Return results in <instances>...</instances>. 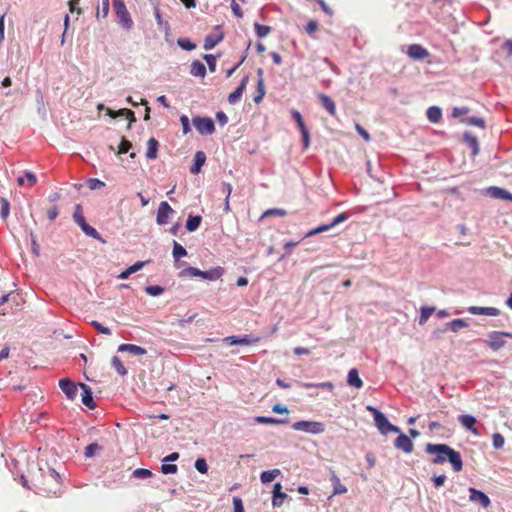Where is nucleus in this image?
<instances>
[{
    "label": "nucleus",
    "instance_id": "obj_1",
    "mask_svg": "<svg viewBox=\"0 0 512 512\" xmlns=\"http://www.w3.org/2000/svg\"><path fill=\"white\" fill-rule=\"evenodd\" d=\"M427 454L434 455L431 463L435 465H442L449 462L454 472L458 473L463 469V461L461 454L447 444H433L427 443L425 446Z\"/></svg>",
    "mask_w": 512,
    "mask_h": 512
},
{
    "label": "nucleus",
    "instance_id": "obj_2",
    "mask_svg": "<svg viewBox=\"0 0 512 512\" xmlns=\"http://www.w3.org/2000/svg\"><path fill=\"white\" fill-rule=\"evenodd\" d=\"M40 491L45 496H60L62 493V482L60 474L53 468L43 474Z\"/></svg>",
    "mask_w": 512,
    "mask_h": 512
},
{
    "label": "nucleus",
    "instance_id": "obj_3",
    "mask_svg": "<svg viewBox=\"0 0 512 512\" xmlns=\"http://www.w3.org/2000/svg\"><path fill=\"white\" fill-rule=\"evenodd\" d=\"M224 273V269L220 266L202 271L196 267H187L179 272V277H201L202 279L215 281Z\"/></svg>",
    "mask_w": 512,
    "mask_h": 512
},
{
    "label": "nucleus",
    "instance_id": "obj_4",
    "mask_svg": "<svg viewBox=\"0 0 512 512\" xmlns=\"http://www.w3.org/2000/svg\"><path fill=\"white\" fill-rule=\"evenodd\" d=\"M291 427L296 431H302L313 435L322 434L326 430V426L323 422L314 420L296 421L291 425Z\"/></svg>",
    "mask_w": 512,
    "mask_h": 512
},
{
    "label": "nucleus",
    "instance_id": "obj_5",
    "mask_svg": "<svg viewBox=\"0 0 512 512\" xmlns=\"http://www.w3.org/2000/svg\"><path fill=\"white\" fill-rule=\"evenodd\" d=\"M113 8L118 18L119 24L126 30L133 27V20L128 12L124 0H113Z\"/></svg>",
    "mask_w": 512,
    "mask_h": 512
},
{
    "label": "nucleus",
    "instance_id": "obj_6",
    "mask_svg": "<svg viewBox=\"0 0 512 512\" xmlns=\"http://www.w3.org/2000/svg\"><path fill=\"white\" fill-rule=\"evenodd\" d=\"M192 123L201 135H211L215 132V124L210 117L195 116Z\"/></svg>",
    "mask_w": 512,
    "mask_h": 512
},
{
    "label": "nucleus",
    "instance_id": "obj_7",
    "mask_svg": "<svg viewBox=\"0 0 512 512\" xmlns=\"http://www.w3.org/2000/svg\"><path fill=\"white\" fill-rule=\"evenodd\" d=\"M374 422L379 432L383 435H387L390 432H400V428L391 424L384 413H379L374 419Z\"/></svg>",
    "mask_w": 512,
    "mask_h": 512
},
{
    "label": "nucleus",
    "instance_id": "obj_8",
    "mask_svg": "<svg viewBox=\"0 0 512 512\" xmlns=\"http://www.w3.org/2000/svg\"><path fill=\"white\" fill-rule=\"evenodd\" d=\"M485 342L493 351L500 350L506 344V341L503 337V331L490 332L488 334V339Z\"/></svg>",
    "mask_w": 512,
    "mask_h": 512
},
{
    "label": "nucleus",
    "instance_id": "obj_9",
    "mask_svg": "<svg viewBox=\"0 0 512 512\" xmlns=\"http://www.w3.org/2000/svg\"><path fill=\"white\" fill-rule=\"evenodd\" d=\"M175 211L172 209V207L168 204L166 201H162L159 204L158 210H157V216H156V222L158 225H165L168 223L169 216L174 214Z\"/></svg>",
    "mask_w": 512,
    "mask_h": 512
},
{
    "label": "nucleus",
    "instance_id": "obj_10",
    "mask_svg": "<svg viewBox=\"0 0 512 512\" xmlns=\"http://www.w3.org/2000/svg\"><path fill=\"white\" fill-rule=\"evenodd\" d=\"M469 493V500L471 502L479 503L483 508H488L491 505L490 498L484 492L470 487Z\"/></svg>",
    "mask_w": 512,
    "mask_h": 512
},
{
    "label": "nucleus",
    "instance_id": "obj_11",
    "mask_svg": "<svg viewBox=\"0 0 512 512\" xmlns=\"http://www.w3.org/2000/svg\"><path fill=\"white\" fill-rule=\"evenodd\" d=\"M59 387L63 391V393L66 395V397L70 400H74L77 396V386L76 384L70 380L69 378H63L59 381Z\"/></svg>",
    "mask_w": 512,
    "mask_h": 512
},
{
    "label": "nucleus",
    "instance_id": "obj_12",
    "mask_svg": "<svg viewBox=\"0 0 512 512\" xmlns=\"http://www.w3.org/2000/svg\"><path fill=\"white\" fill-rule=\"evenodd\" d=\"M394 446L407 454L411 453L414 447L411 438L401 431L399 432V436L394 441Z\"/></svg>",
    "mask_w": 512,
    "mask_h": 512
},
{
    "label": "nucleus",
    "instance_id": "obj_13",
    "mask_svg": "<svg viewBox=\"0 0 512 512\" xmlns=\"http://www.w3.org/2000/svg\"><path fill=\"white\" fill-rule=\"evenodd\" d=\"M249 82V76L246 75L242 78L240 84L238 85V87L235 89L234 92L230 93L229 96H228V102L231 104V105H235L237 104L240 100H241V97L243 95V92L245 91L246 89V86Z\"/></svg>",
    "mask_w": 512,
    "mask_h": 512
},
{
    "label": "nucleus",
    "instance_id": "obj_14",
    "mask_svg": "<svg viewBox=\"0 0 512 512\" xmlns=\"http://www.w3.org/2000/svg\"><path fill=\"white\" fill-rule=\"evenodd\" d=\"M258 338H253L250 335L239 336H227L223 339V342L228 345H251L256 343Z\"/></svg>",
    "mask_w": 512,
    "mask_h": 512
},
{
    "label": "nucleus",
    "instance_id": "obj_15",
    "mask_svg": "<svg viewBox=\"0 0 512 512\" xmlns=\"http://www.w3.org/2000/svg\"><path fill=\"white\" fill-rule=\"evenodd\" d=\"M407 55L414 60H423L429 56V52L419 44H412L408 46Z\"/></svg>",
    "mask_w": 512,
    "mask_h": 512
},
{
    "label": "nucleus",
    "instance_id": "obj_16",
    "mask_svg": "<svg viewBox=\"0 0 512 512\" xmlns=\"http://www.w3.org/2000/svg\"><path fill=\"white\" fill-rule=\"evenodd\" d=\"M467 310L473 315L498 316L500 314V310L495 307L470 306Z\"/></svg>",
    "mask_w": 512,
    "mask_h": 512
},
{
    "label": "nucleus",
    "instance_id": "obj_17",
    "mask_svg": "<svg viewBox=\"0 0 512 512\" xmlns=\"http://www.w3.org/2000/svg\"><path fill=\"white\" fill-rule=\"evenodd\" d=\"M80 387L83 390L82 403L89 409H94L96 407V404L93 399V392H92L91 388L84 383H80Z\"/></svg>",
    "mask_w": 512,
    "mask_h": 512
},
{
    "label": "nucleus",
    "instance_id": "obj_18",
    "mask_svg": "<svg viewBox=\"0 0 512 512\" xmlns=\"http://www.w3.org/2000/svg\"><path fill=\"white\" fill-rule=\"evenodd\" d=\"M206 154L203 151H197L194 155L193 164L190 167L192 174H198L201 171L202 166L205 164Z\"/></svg>",
    "mask_w": 512,
    "mask_h": 512
},
{
    "label": "nucleus",
    "instance_id": "obj_19",
    "mask_svg": "<svg viewBox=\"0 0 512 512\" xmlns=\"http://www.w3.org/2000/svg\"><path fill=\"white\" fill-rule=\"evenodd\" d=\"M223 38L224 34L221 31L218 34H208L204 39V49H213L218 43H220L223 40Z\"/></svg>",
    "mask_w": 512,
    "mask_h": 512
},
{
    "label": "nucleus",
    "instance_id": "obj_20",
    "mask_svg": "<svg viewBox=\"0 0 512 512\" xmlns=\"http://www.w3.org/2000/svg\"><path fill=\"white\" fill-rule=\"evenodd\" d=\"M318 99L321 105L328 111L331 116L336 114V105L335 102L326 94L319 93Z\"/></svg>",
    "mask_w": 512,
    "mask_h": 512
},
{
    "label": "nucleus",
    "instance_id": "obj_21",
    "mask_svg": "<svg viewBox=\"0 0 512 512\" xmlns=\"http://www.w3.org/2000/svg\"><path fill=\"white\" fill-rule=\"evenodd\" d=\"M458 421L469 431H471L473 434H478L476 425V418L472 415H460L458 417Z\"/></svg>",
    "mask_w": 512,
    "mask_h": 512
},
{
    "label": "nucleus",
    "instance_id": "obj_22",
    "mask_svg": "<svg viewBox=\"0 0 512 512\" xmlns=\"http://www.w3.org/2000/svg\"><path fill=\"white\" fill-rule=\"evenodd\" d=\"M347 384L357 389L363 387V381L359 377V373L356 368H352L351 370H349L347 375Z\"/></svg>",
    "mask_w": 512,
    "mask_h": 512
},
{
    "label": "nucleus",
    "instance_id": "obj_23",
    "mask_svg": "<svg viewBox=\"0 0 512 512\" xmlns=\"http://www.w3.org/2000/svg\"><path fill=\"white\" fill-rule=\"evenodd\" d=\"M464 142L471 148L472 156H476L479 153V142L478 139L469 132L463 134Z\"/></svg>",
    "mask_w": 512,
    "mask_h": 512
},
{
    "label": "nucleus",
    "instance_id": "obj_24",
    "mask_svg": "<svg viewBox=\"0 0 512 512\" xmlns=\"http://www.w3.org/2000/svg\"><path fill=\"white\" fill-rule=\"evenodd\" d=\"M190 74L195 77L204 78L206 75L205 65L199 60H194L190 66Z\"/></svg>",
    "mask_w": 512,
    "mask_h": 512
},
{
    "label": "nucleus",
    "instance_id": "obj_25",
    "mask_svg": "<svg viewBox=\"0 0 512 512\" xmlns=\"http://www.w3.org/2000/svg\"><path fill=\"white\" fill-rule=\"evenodd\" d=\"M158 147H159V142L154 137H151L147 142L146 157L148 159H156L157 153H158Z\"/></svg>",
    "mask_w": 512,
    "mask_h": 512
},
{
    "label": "nucleus",
    "instance_id": "obj_26",
    "mask_svg": "<svg viewBox=\"0 0 512 512\" xmlns=\"http://www.w3.org/2000/svg\"><path fill=\"white\" fill-rule=\"evenodd\" d=\"M201 222L202 217L200 215H189L185 224V228L189 232H194L199 228Z\"/></svg>",
    "mask_w": 512,
    "mask_h": 512
},
{
    "label": "nucleus",
    "instance_id": "obj_27",
    "mask_svg": "<svg viewBox=\"0 0 512 512\" xmlns=\"http://www.w3.org/2000/svg\"><path fill=\"white\" fill-rule=\"evenodd\" d=\"M426 115L431 123H438L442 119V111L438 106L429 107Z\"/></svg>",
    "mask_w": 512,
    "mask_h": 512
},
{
    "label": "nucleus",
    "instance_id": "obj_28",
    "mask_svg": "<svg viewBox=\"0 0 512 512\" xmlns=\"http://www.w3.org/2000/svg\"><path fill=\"white\" fill-rule=\"evenodd\" d=\"M331 482L333 485V495H340L347 492V488L341 484V481L335 472L332 473Z\"/></svg>",
    "mask_w": 512,
    "mask_h": 512
},
{
    "label": "nucleus",
    "instance_id": "obj_29",
    "mask_svg": "<svg viewBox=\"0 0 512 512\" xmlns=\"http://www.w3.org/2000/svg\"><path fill=\"white\" fill-rule=\"evenodd\" d=\"M73 220L74 222L81 228L84 226L87 222L83 215V209L80 204H76L73 212Z\"/></svg>",
    "mask_w": 512,
    "mask_h": 512
},
{
    "label": "nucleus",
    "instance_id": "obj_30",
    "mask_svg": "<svg viewBox=\"0 0 512 512\" xmlns=\"http://www.w3.org/2000/svg\"><path fill=\"white\" fill-rule=\"evenodd\" d=\"M445 325L451 331L458 332L460 329H462L464 327H468L469 323L464 319L458 318V319H454L450 322H447Z\"/></svg>",
    "mask_w": 512,
    "mask_h": 512
},
{
    "label": "nucleus",
    "instance_id": "obj_31",
    "mask_svg": "<svg viewBox=\"0 0 512 512\" xmlns=\"http://www.w3.org/2000/svg\"><path fill=\"white\" fill-rule=\"evenodd\" d=\"M81 230L87 236L92 237L93 239H96L102 243H105V240L102 238L100 233L94 227L90 226L88 223H86L84 226H82Z\"/></svg>",
    "mask_w": 512,
    "mask_h": 512
},
{
    "label": "nucleus",
    "instance_id": "obj_32",
    "mask_svg": "<svg viewBox=\"0 0 512 512\" xmlns=\"http://www.w3.org/2000/svg\"><path fill=\"white\" fill-rule=\"evenodd\" d=\"M81 230L87 236L92 237L93 239H96L102 243H105V240L102 238L100 233L94 227L90 226L88 223H86L84 226H82Z\"/></svg>",
    "mask_w": 512,
    "mask_h": 512
},
{
    "label": "nucleus",
    "instance_id": "obj_33",
    "mask_svg": "<svg viewBox=\"0 0 512 512\" xmlns=\"http://www.w3.org/2000/svg\"><path fill=\"white\" fill-rule=\"evenodd\" d=\"M280 474L279 469L263 471L260 475V480L263 484H268L274 481V479Z\"/></svg>",
    "mask_w": 512,
    "mask_h": 512
},
{
    "label": "nucleus",
    "instance_id": "obj_34",
    "mask_svg": "<svg viewBox=\"0 0 512 512\" xmlns=\"http://www.w3.org/2000/svg\"><path fill=\"white\" fill-rule=\"evenodd\" d=\"M255 422L259 424H277L282 425L288 422L287 419H278L274 417L258 416L255 418Z\"/></svg>",
    "mask_w": 512,
    "mask_h": 512
},
{
    "label": "nucleus",
    "instance_id": "obj_35",
    "mask_svg": "<svg viewBox=\"0 0 512 512\" xmlns=\"http://www.w3.org/2000/svg\"><path fill=\"white\" fill-rule=\"evenodd\" d=\"M435 312V307L423 306L421 307V313L419 317V324L424 325L429 317Z\"/></svg>",
    "mask_w": 512,
    "mask_h": 512
},
{
    "label": "nucleus",
    "instance_id": "obj_36",
    "mask_svg": "<svg viewBox=\"0 0 512 512\" xmlns=\"http://www.w3.org/2000/svg\"><path fill=\"white\" fill-rule=\"evenodd\" d=\"M505 190L504 188L491 186L486 189V195L494 199H503Z\"/></svg>",
    "mask_w": 512,
    "mask_h": 512
},
{
    "label": "nucleus",
    "instance_id": "obj_37",
    "mask_svg": "<svg viewBox=\"0 0 512 512\" xmlns=\"http://www.w3.org/2000/svg\"><path fill=\"white\" fill-rule=\"evenodd\" d=\"M172 254L175 260H179L187 255V251L181 244L174 240Z\"/></svg>",
    "mask_w": 512,
    "mask_h": 512
},
{
    "label": "nucleus",
    "instance_id": "obj_38",
    "mask_svg": "<svg viewBox=\"0 0 512 512\" xmlns=\"http://www.w3.org/2000/svg\"><path fill=\"white\" fill-rule=\"evenodd\" d=\"M222 191L224 193H226V197H225V203H224V212L225 213H228L230 212V204H229V198H230V195H231V192H232V185L230 183H223L222 184Z\"/></svg>",
    "mask_w": 512,
    "mask_h": 512
},
{
    "label": "nucleus",
    "instance_id": "obj_39",
    "mask_svg": "<svg viewBox=\"0 0 512 512\" xmlns=\"http://www.w3.org/2000/svg\"><path fill=\"white\" fill-rule=\"evenodd\" d=\"M112 366L116 369L117 373L121 376L127 375L128 371L121 362L118 356H113L111 360Z\"/></svg>",
    "mask_w": 512,
    "mask_h": 512
},
{
    "label": "nucleus",
    "instance_id": "obj_40",
    "mask_svg": "<svg viewBox=\"0 0 512 512\" xmlns=\"http://www.w3.org/2000/svg\"><path fill=\"white\" fill-rule=\"evenodd\" d=\"M254 29L258 38L266 37L272 30L270 26L262 25L257 22L254 24Z\"/></svg>",
    "mask_w": 512,
    "mask_h": 512
},
{
    "label": "nucleus",
    "instance_id": "obj_41",
    "mask_svg": "<svg viewBox=\"0 0 512 512\" xmlns=\"http://www.w3.org/2000/svg\"><path fill=\"white\" fill-rule=\"evenodd\" d=\"M265 85L264 80L258 79L257 81V94L254 96V102L259 104L265 96Z\"/></svg>",
    "mask_w": 512,
    "mask_h": 512
},
{
    "label": "nucleus",
    "instance_id": "obj_42",
    "mask_svg": "<svg viewBox=\"0 0 512 512\" xmlns=\"http://www.w3.org/2000/svg\"><path fill=\"white\" fill-rule=\"evenodd\" d=\"M153 476V473L149 469L138 468L132 472V477L136 479H147Z\"/></svg>",
    "mask_w": 512,
    "mask_h": 512
},
{
    "label": "nucleus",
    "instance_id": "obj_43",
    "mask_svg": "<svg viewBox=\"0 0 512 512\" xmlns=\"http://www.w3.org/2000/svg\"><path fill=\"white\" fill-rule=\"evenodd\" d=\"M300 385L304 388H322L331 391L334 388L333 383L331 382H322V383H300Z\"/></svg>",
    "mask_w": 512,
    "mask_h": 512
},
{
    "label": "nucleus",
    "instance_id": "obj_44",
    "mask_svg": "<svg viewBox=\"0 0 512 512\" xmlns=\"http://www.w3.org/2000/svg\"><path fill=\"white\" fill-rule=\"evenodd\" d=\"M177 44L180 48L186 51H192L196 48V44L192 42L189 38H179L177 40Z\"/></svg>",
    "mask_w": 512,
    "mask_h": 512
},
{
    "label": "nucleus",
    "instance_id": "obj_45",
    "mask_svg": "<svg viewBox=\"0 0 512 512\" xmlns=\"http://www.w3.org/2000/svg\"><path fill=\"white\" fill-rule=\"evenodd\" d=\"M291 114H292V118L297 123L300 132L308 130L306 125H305V123H304L303 117H302V115H301V113L299 111L292 110Z\"/></svg>",
    "mask_w": 512,
    "mask_h": 512
},
{
    "label": "nucleus",
    "instance_id": "obj_46",
    "mask_svg": "<svg viewBox=\"0 0 512 512\" xmlns=\"http://www.w3.org/2000/svg\"><path fill=\"white\" fill-rule=\"evenodd\" d=\"M331 228H333L332 226H330V223L328 224H323V225H320L314 229H311L310 231H308L306 234H305V237H311V236H314L316 234H319V233H322V232H325V231H328L330 230Z\"/></svg>",
    "mask_w": 512,
    "mask_h": 512
},
{
    "label": "nucleus",
    "instance_id": "obj_47",
    "mask_svg": "<svg viewBox=\"0 0 512 512\" xmlns=\"http://www.w3.org/2000/svg\"><path fill=\"white\" fill-rule=\"evenodd\" d=\"M194 467L199 473L205 474L208 472V464L204 458L196 459Z\"/></svg>",
    "mask_w": 512,
    "mask_h": 512
},
{
    "label": "nucleus",
    "instance_id": "obj_48",
    "mask_svg": "<svg viewBox=\"0 0 512 512\" xmlns=\"http://www.w3.org/2000/svg\"><path fill=\"white\" fill-rule=\"evenodd\" d=\"M145 292L150 296H159L164 292V288L159 285H150L145 287Z\"/></svg>",
    "mask_w": 512,
    "mask_h": 512
},
{
    "label": "nucleus",
    "instance_id": "obj_49",
    "mask_svg": "<svg viewBox=\"0 0 512 512\" xmlns=\"http://www.w3.org/2000/svg\"><path fill=\"white\" fill-rule=\"evenodd\" d=\"M102 447L97 443H91L85 448L84 455L87 458L93 457L97 451H100Z\"/></svg>",
    "mask_w": 512,
    "mask_h": 512
},
{
    "label": "nucleus",
    "instance_id": "obj_50",
    "mask_svg": "<svg viewBox=\"0 0 512 512\" xmlns=\"http://www.w3.org/2000/svg\"><path fill=\"white\" fill-rule=\"evenodd\" d=\"M1 209H0V216L1 218H7L10 212V203L6 198L0 199Z\"/></svg>",
    "mask_w": 512,
    "mask_h": 512
},
{
    "label": "nucleus",
    "instance_id": "obj_51",
    "mask_svg": "<svg viewBox=\"0 0 512 512\" xmlns=\"http://www.w3.org/2000/svg\"><path fill=\"white\" fill-rule=\"evenodd\" d=\"M465 122L468 124V125H473V126H477V127H480V128H485V121L483 118H480V117H477V116H472V117H469L465 120Z\"/></svg>",
    "mask_w": 512,
    "mask_h": 512
},
{
    "label": "nucleus",
    "instance_id": "obj_52",
    "mask_svg": "<svg viewBox=\"0 0 512 512\" xmlns=\"http://www.w3.org/2000/svg\"><path fill=\"white\" fill-rule=\"evenodd\" d=\"M492 443L495 449H501L504 446L505 439L500 433H494L492 436Z\"/></svg>",
    "mask_w": 512,
    "mask_h": 512
},
{
    "label": "nucleus",
    "instance_id": "obj_53",
    "mask_svg": "<svg viewBox=\"0 0 512 512\" xmlns=\"http://www.w3.org/2000/svg\"><path fill=\"white\" fill-rule=\"evenodd\" d=\"M132 147V143L126 139L125 137L121 138V142L118 146V153L124 154L127 153Z\"/></svg>",
    "mask_w": 512,
    "mask_h": 512
},
{
    "label": "nucleus",
    "instance_id": "obj_54",
    "mask_svg": "<svg viewBox=\"0 0 512 512\" xmlns=\"http://www.w3.org/2000/svg\"><path fill=\"white\" fill-rule=\"evenodd\" d=\"M203 59L206 61L211 72L216 71V57L212 54H204Z\"/></svg>",
    "mask_w": 512,
    "mask_h": 512
},
{
    "label": "nucleus",
    "instance_id": "obj_55",
    "mask_svg": "<svg viewBox=\"0 0 512 512\" xmlns=\"http://www.w3.org/2000/svg\"><path fill=\"white\" fill-rule=\"evenodd\" d=\"M286 214H287V212L284 209L273 208V209H269V210L265 211L264 214L262 215V218L268 217V216L284 217Z\"/></svg>",
    "mask_w": 512,
    "mask_h": 512
},
{
    "label": "nucleus",
    "instance_id": "obj_56",
    "mask_svg": "<svg viewBox=\"0 0 512 512\" xmlns=\"http://www.w3.org/2000/svg\"><path fill=\"white\" fill-rule=\"evenodd\" d=\"M286 497H287V494L284 492L275 493L272 497V505L274 507H280L283 504Z\"/></svg>",
    "mask_w": 512,
    "mask_h": 512
},
{
    "label": "nucleus",
    "instance_id": "obj_57",
    "mask_svg": "<svg viewBox=\"0 0 512 512\" xmlns=\"http://www.w3.org/2000/svg\"><path fill=\"white\" fill-rule=\"evenodd\" d=\"M12 292L10 293H7V294H4L0 297V314L1 315H6L7 312H6V309L5 308H2V306L7 303L8 301H10V299L12 298L13 301L15 300V296L12 297Z\"/></svg>",
    "mask_w": 512,
    "mask_h": 512
},
{
    "label": "nucleus",
    "instance_id": "obj_58",
    "mask_svg": "<svg viewBox=\"0 0 512 512\" xmlns=\"http://www.w3.org/2000/svg\"><path fill=\"white\" fill-rule=\"evenodd\" d=\"M178 470L177 465L172 463H165L161 465V472L163 474H175Z\"/></svg>",
    "mask_w": 512,
    "mask_h": 512
},
{
    "label": "nucleus",
    "instance_id": "obj_59",
    "mask_svg": "<svg viewBox=\"0 0 512 512\" xmlns=\"http://www.w3.org/2000/svg\"><path fill=\"white\" fill-rule=\"evenodd\" d=\"M87 185L91 190L100 189L105 186V183L96 178H90L87 181Z\"/></svg>",
    "mask_w": 512,
    "mask_h": 512
},
{
    "label": "nucleus",
    "instance_id": "obj_60",
    "mask_svg": "<svg viewBox=\"0 0 512 512\" xmlns=\"http://www.w3.org/2000/svg\"><path fill=\"white\" fill-rule=\"evenodd\" d=\"M318 26L319 24L317 21L310 20L305 26V31L308 35L313 36V34L317 31Z\"/></svg>",
    "mask_w": 512,
    "mask_h": 512
},
{
    "label": "nucleus",
    "instance_id": "obj_61",
    "mask_svg": "<svg viewBox=\"0 0 512 512\" xmlns=\"http://www.w3.org/2000/svg\"><path fill=\"white\" fill-rule=\"evenodd\" d=\"M91 325L101 334L111 335L112 332L108 327L103 326L98 321H92Z\"/></svg>",
    "mask_w": 512,
    "mask_h": 512
},
{
    "label": "nucleus",
    "instance_id": "obj_62",
    "mask_svg": "<svg viewBox=\"0 0 512 512\" xmlns=\"http://www.w3.org/2000/svg\"><path fill=\"white\" fill-rule=\"evenodd\" d=\"M180 122H181V125H182L183 134H185V135L188 134L191 131L190 121H189L188 116L181 115L180 116Z\"/></svg>",
    "mask_w": 512,
    "mask_h": 512
},
{
    "label": "nucleus",
    "instance_id": "obj_63",
    "mask_svg": "<svg viewBox=\"0 0 512 512\" xmlns=\"http://www.w3.org/2000/svg\"><path fill=\"white\" fill-rule=\"evenodd\" d=\"M128 352L133 355H139V356L147 353L145 348L135 345V344H130V348H129Z\"/></svg>",
    "mask_w": 512,
    "mask_h": 512
},
{
    "label": "nucleus",
    "instance_id": "obj_64",
    "mask_svg": "<svg viewBox=\"0 0 512 512\" xmlns=\"http://www.w3.org/2000/svg\"><path fill=\"white\" fill-rule=\"evenodd\" d=\"M234 512H244V506L241 498L233 497Z\"/></svg>",
    "mask_w": 512,
    "mask_h": 512
}]
</instances>
